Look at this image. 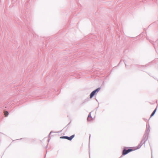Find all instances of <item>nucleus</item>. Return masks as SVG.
<instances>
[{"label": "nucleus", "instance_id": "8", "mask_svg": "<svg viewBox=\"0 0 158 158\" xmlns=\"http://www.w3.org/2000/svg\"><path fill=\"white\" fill-rule=\"evenodd\" d=\"M89 118H91V120H92L93 119V118L91 116V113H90L88 115V118H87V120L88 121H89L90 120L89 119Z\"/></svg>", "mask_w": 158, "mask_h": 158}, {"label": "nucleus", "instance_id": "9", "mask_svg": "<svg viewBox=\"0 0 158 158\" xmlns=\"http://www.w3.org/2000/svg\"><path fill=\"white\" fill-rule=\"evenodd\" d=\"M8 114H9V113H8V111H5V116H6V117L7 116Z\"/></svg>", "mask_w": 158, "mask_h": 158}, {"label": "nucleus", "instance_id": "7", "mask_svg": "<svg viewBox=\"0 0 158 158\" xmlns=\"http://www.w3.org/2000/svg\"><path fill=\"white\" fill-rule=\"evenodd\" d=\"M156 109H157V108H156L153 111V112H152V113L151 114L150 118L152 117V116H153L154 115V114H155V113L156 111Z\"/></svg>", "mask_w": 158, "mask_h": 158}, {"label": "nucleus", "instance_id": "5", "mask_svg": "<svg viewBox=\"0 0 158 158\" xmlns=\"http://www.w3.org/2000/svg\"><path fill=\"white\" fill-rule=\"evenodd\" d=\"M144 143V141L143 140H142L140 143L139 144V145L138 146L137 148L139 149L140 148Z\"/></svg>", "mask_w": 158, "mask_h": 158}, {"label": "nucleus", "instance_id": "1", "mask_svg": "<svg viewBox=\"0 0 158 158\" xmlns=\"http://www.w3.org/2000/svg\"><path fill=\"white\" fill-rule=\"evenodd\" d=\"M133 151L134 150L131 147H124L122 152V155L120 158L122 157L123 156Z\"/></svg>", "mask_w": 158, "mask_h": 158}, {"label": "nucleus", "instance_id": "10", "mask_svg": "<svg viewBox=\"0 0 158 158\" xmlns=\"http://www.w3.org/2000/svg\"><path fill=\"white\" fill-rule=\"evenodd\" d=\"M52 132H53V131H51V132H50L49 134V135Z\"/></svg>", "mask_w": 158, "mask_h": 158}, {"label": "nucleus", "instance_id": "13", "mask_svg": "<svg viewBox=\"0 0 158 158\" xmlns=\"http://www.w3.org/2000/svg\"><path fill=\"white\" fill-rule=\"evenodd\" d=\"M70 123H69L68 124V125H69L70 124Z\"/></svg>", "mask_w": 158, "mask_h": 158}, {"label": "nucleus", "instance_id": "4", "mask_svg": "<svg viewBox=\"0 0 158 158\" xmlns=\"http://www.w3.org/2000/svg\"><path fill=\"white\" fill-rule=\"evenodd\" d=\"M148 135L146 134L145 133L144 134L143 136V138L142 139V140H143V141H144V143H145V142L148 139Z\"/></svg>", "mask_w": 158, "mask_h": 158}, {"label": "nucleus", "instance_id": "11", "mask_svg": "<svg viewBox=\"0 0 158 158\" xmlns=\"http://www.w3.org/2000/svg\"><path fill=\"white\" fill-rule=\"evenodd\" d=\"M90 135H89V139H90Z\"/></svg>", "mask_w": 158, "mask_h": 158}, {"label": "nucleus", "instance_id": "6", "mask_svg": "<svg viewBox=\"0 0 158 158\" xmlns=\"http://www.w3.org/2000/svg\"><path fill=\"white\" fill-rule=\"evenodd\" d=\"M149 131H150L149 128L147 127L144 133L149 135Z\"/></svg>", "mask_w": 158, "mask_h": 158}, {"label": "nucleus", "instance_id": "2", "mask_svg": "<svg viewBox=\"0 0 158 158\" xmlns=\"http://www.w3.org/2000/svg\"><path fill=\"white\" fill-rule=\"evenodd\" d=\"M101 89L100 87H98L97 89L93 91L90 94V98L91 99L95 95L96 93H98Z\"/></svg>", "mask_w": 158, "mask_h": 158}, {"label": "nucleus", "instance_id": "3", "mask_svg": "<svg viewBox=\"0 0 158 158\" xmlns=\"http://www.w3.org/2000/svg\"><path fill=\"white\" fill-rule=\"evenodd\" d=\"M75 135H72L70 137H68V136H62L60 137V139H66L69 140L71 141V140L73 139Z\"/></svg>", "mask_w": 158, "mask_h": 158}, {"label": "nucleus", "instance_id": "12", "mask_svg": "<svg viewBox=\"0 0 158 158\" xmlns=\"http://www.w3.org/2000/svg\"><path fill=\"white\" fill-rule=\"evenodd\" d=\"M125 65L126 66L127 65L126 64H125Z\"/></svg>", "mask_w": 158, "mask_h": 158}]
</instances>
